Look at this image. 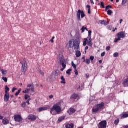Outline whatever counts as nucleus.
<instances>
[{
  "instance_id": "nucleus-1",
  "label": "nucleus",
  "mask_w": 128,
  "mask_h": 128,
  "mask_svg": "<svg viewBox=\"0 0 128 128\" xmlns=\"http://www.w3.org/2000/svg\"><path fill=\"white\" fill-rule=\"evenodd\" d=\"M58 62L59 64H62V68L60 70L61 72H64L66 68V61L64 60V56L62 54L58 56Z\"/></svg>"
},
{
  "instance_id": "nucleus-32",
  "label": "nucleus",
  "mask_w": 128,
  "mask_h": 128,
  "mask_svg": "<svg viewBox=\"0 0 128 128\" xmlns=\"http://www.w3.org/2000/svg\"><path fill=\"white\" fill-rule=\"evenodd\" d=\"M20 92H22V89H20L18 90V91L15 94V96H18V94H20Z\"/></svg>"
},
{
  "instance_id": "nucleus-56",
  "label": "nucleus",
  "mask_w": 128,
  "mask_h": 128,
  "mask_svg": "<svg viewBox=\"0 0 128 128\" xmlns=\"http://www.w3.org/2000/svg\"><path fill=\"white\" fill-rule=\"evenodd\" d=\"M90 2L92 4H94V0H90Z\"/></svg>"
},
{
  "instance_id": "nucleus-8",
  "label": "nucleus",
  "mask_w": 128,
  "mask_h": 128,
  "mask_svg": "<svg viewBox=\"0 0 128 128\" xmlns=\"http://www.w3.org/2000/svg\"><path fill=\"white\" fill-rule=\"evenodd\" d=\"M107 122L106 121H102L99 124V128H106Z\"/></svg>"
},
{
  "instance_id": "nucleus-51",
  "label": "nucleus",
  "mask_w": 128,
  "mask_h": 128,
  "mask_svg": "<svg viewBox=\"0 0 128 128\" xmlns=\"http://www.w3.org/2000/svg\"><path fill=\"white\" fill-rule=\"evenodd\" d=\"M106 56V52H103L102 54H101V56L102 58H104V56Z\"/></svg>"
},
{
  "instance_id": "nucleus-43",
  "label": "nucleus",
  "mask_w": 128,
  "mask_h": 128,
  "mask_svg": "<svg viewBox=\"0 0 128 128\" xmlns=\"http://www.w3.org/2000/svg\"><path fill=\"white\" fill-rule=\"evenodd\" d=\"M87 40H88V42H92V36H88Z\"/></svg>"
},
{
  "instance_id": "nucleus-2",
  "label": "nucleus",
  "mask_w": 128,
  "mask_h": 128,
  "mask_svg": "<svg viewBox=\"0 0 128 128\" xmlns=\"http://www.w3.org/2000/svg\"><path fill=\"white\" fill-rule=\"evenodd\" d=\"M104 106V102H102L100 104L97 105L96 107L92 108V112H94V114H98V112L102 110H103Z\"/></svg>"
},
{
  "instance_id": "nucleus-11",
  "label": "nucleus",
  "mask_w": 128,
  "mask_h": 128,
  "mask_svg": "<svg viewBox=\"0 0 128 128\" xmlns=\"http://www.w3.org/2000/svg\"><path fill=\"white\" fill-rule=\"evenodd\" d=\"M50 106H45V107H42L38 109V112H44V110H48L50 109Z\"/></svg>"
},
{
  "instance_id": "nucleus-41",
  "label": "nucleus",
  "mask_w": 128,
  "mask_h": 128,
  "mask_svg": "<svg viewBox=\"0 0 128 128\" xmlns=\"http://www.w3.org/2000/svg\"><path fill=\"white\" fill-rule=\"evenodd\" d=\"M30 98V96H28V94L25 95V100H28V98Z\"/></svg>"
},
{
  "instance_id": "nucleus-54",
  "label": "nucleus",
  "mask_w": 128,
  "mask_h": 128,
  "mask_svg": "<svg viewBox=\"0 0 128 128\" xmlns=\"http://www.w3.org/2000/svg\"><path fill=\"white\" fill-rule=\"evenodd\" d=\"M106 50L108 51V50H110V46H108L106 47Z\"/></svg>"
},
{
  "instance_id": "nucleus-21",
  "label": "nucleus",
  "mask_w": 128,
  "mask_h": 128,
  "mask_svg": "<svg viewBox=\"0 0 128 128\" xmlns=\"http://www.w3.org/2000/svg\"><path fill=\"white\" fill-rule=\"evenodd\" d=\"M69 112H70V114H74L76 112V110L74 108H70L69 110Z\"/></svg>"
},
{
  "instance_id": "nucleus-38",
  "label": "nucleus",
  "mask_w": 128,
  "mask_h": 128,
  "mask_svg": "<svg viewBox=\"0 0 128 128\" xmlns=\"http://www.w3.org/2000/svg\"><path fill=\"white\" fill-rule=\"evenodd\" d=\"M120 54H118V52H116L115 54H114V58H118Z\"/></svg>"
},
{
  "instance_id": "nucleus-4",
  "label": "nucleus",
  "mask_w": 128,
  "mask_h": 128,
  "mask_svg": "<svg viewBox=\"0 0 128 128\" xmlns=\"http://www.w3.org/2000/svg\"><path fill=\"white\" fill-rule=\"evenodd\" d=\"M28 88H26L24 91L23 92L24 94H28L29 92H34V84H28L27 86Z\"/></svg>"
},
{
  "instance_id": "nucleus-24",
  "label": "nucleus",
  "mask_w": 128,
  "mask_h": 128,
  "mask_svg": "<svg viewBox=\"0 0 128 128\" xmlns=\"http://www.w3.org/2000/svg\"><path fill=\"white\" fill-rule=\"evenodd\" d=\"M121 118H128V114L125 113L122 115H121Z\"/></svg>"
},
{
  "instance_id": "nucleus-62",
  "label": "nucleus",
  "mask_w": 128,
  "mask_h": 128,
  "mask_svg": "<svg viewBox=\"0 0 128 128\" xmlns=\"http://www.w3.org/2000/svg\"><path fill=\"white\" fill-rule=\"evenodd\" d=\"M124 128H128V125H127L126 126H124Z\"/></svg>"
},
{
  "instance_id": "nucleus-39",
  "label": "nucleus",
  "mask_w": 128,
  "mask_h": 128,
  "mask_svg": "<svg viewBox=\"0 0 128 128\" xmlns=\"http://www.w3.org/2000/svg\"><path fill=\"white\" fill-rule=\"evenodd\" d=\"M110 8H112V7L109 5L106 7V10H110Z\"/></svg>"
},
{
  "instance_id": "nucleus-63",
  "label": "nucleus",
  "mask_w": 128,
  "mask_h": 128,
  "mask_svg": "<svg viewBox=\"0 0 128 128\" xmlns=\"http://www.w3.org/2000/svg\"><path fill=\"white\" fill-rule=\"evenodd\" d=\"M51 42H52V44H54V40L52 39L51 40Z\"/></svg>"
},
{
  "instance_id": "nucleus-57",
  "label": "nucleus",
  "mask_w": 128,
  "mask_h": 128,
  "mask_svg": "<svg viewBox=\"0 0 128 128\" xmlns=\"http://www.w3.org/2000/svg\"><path fill=\"white\" fill-rule=\"evenodd\" d=\"M8 91H7L6 90L5 91V95H8V94H10L8 92Z\"/></svg>"
},
{
  "instance_id": "nucleus-61",
  "label": "nucleus",
  "mask_w": 128,
  "mask_h": 128,
  "mask_svg": "<svg viewBox=\"0 0 128 128\" xmlns=\"http://www.w3.org/2000/svg\"><path fill=\"white\" fill-rule=\"evenodd\" d=\"M99 62H100V64H102V60H100L99 61Z\"/></svg>"
},
{
  "instance_id": "nucleus-53",
  "label": "nucleus",
  "mask_w": 128,
  "mask_h": 128,
  "mask_svg": "<svg viewBox=\"0 0 128 128\" xmlns=\"http://www.w3.org/2000/svg\"><path fill=\"white\" fill-rule=\"evenodd\" d=\"M92 32L91 30L88 31V36H92Z\"/></svg>"
},
{
  "instance_id": "nucleus-47",
  "label": "nucleus",
  "mask_w": 128,
  "mask_h": 128,
  "mask_svg": "<svg viewBox=\"0 0 128 128\" xmlns=\"http://www.w3.org/2000/svg\"><path fill=\"white\" fill-rule=\"evenodd\" d=\"M5 90H7V92H10V88H8V86H6Z\"/></svg>"
},
{
  "instance_id": "nucleus-22",
  "label": "nucleus",
  "mask_w": 128,
  "mask_h": 128,
  "mask_svg": "<svg viewBox=\"0 0 128 128\" xmlns=\"http://www.w3.org/2000/svg\"><path fill=\"white\" fill-rule=\"evenodd\" d=\"M82 56V54L80 53V51H76V56L77 58H80Z\"/></svg>"
},
{
  "instance_id": "nucleus-16",
  "label": "nucleus",
  "mask_w": 128,
  "mask_h": 128,
  "mask_svg": "<svg viewBox=\"0 0 128 128\" xmlns=\"http://www.w3.org/2000/svg\"><path fill=\"white\" fill-rule=\"evenodd\" d=\"M100 23L101 24H103L104 26H108V22H106V20H100Z\"/></svg>"
},
{
  "instance_id": "nucleus-7",
  "label": "nucleus",
  "mask_w": 128,
  "mask_h": 128,
  "mask_svg": "<svg viewBox=\"0 0 128 128\" xmlns=\"http://www.w3.org/2000/svg\"><path fill=\"white\" fill-rule=\"evenodd\" d=\"M21 64H22V72H26L28 68V64L26 63V62H21Z\"/></svg>"
},
{
  "instance_id": "nucleus-25",
  "label": "nucleus",
  "mask_w": 128,
  "mask_h": 128,
  "mask_svg": "<svg viewBox=\"0 0 128 128\" xmlns=\"http://www.w3.org/2000/svg\"><path fill=\"white\" fill-rule=\"evenodd\" d=\"M78 94H73L72 97H71V98H74V100H76V98H78Z\"/></svg>"
},
{
  "instance_id": "nucleus-50",
  "label": "nucleus",
  "mask_w": 128,
  "mask_h": 128,
  "mask_svg": "<svg viewBox=\"0 0 128 128\" xmlns=\"http://www.w3.org/2000/svg\"><path fill=\"white\" fill-rule=\"evenodd\" d=\"M16 90H18V88H14L12 90V92H16Z\"/></svg>"
},
{
  "instance_id": "nucleus-9",
  "label": "nucleus",
  "mask_w": 128,
  "mask_h": 128,
  "mask_svg": "<svg viewBox=\"0 0 128 128\" xmlns=\"http://www.w3.org/2000/svg\"><path fill=\"white\" fill-rule=\"evenodd\" d=\"M14 118L15 121L17 122H22V116L20 115H16Z\"/></svg>"
},
{
  "instance_id": "nucleus-33",
  "label": "nucleus",
  "mask_w": 128,
  "mask_h": 128,
  "mask_svg": "<svg viewBox=\"0 0 128 128\" xmlns=\"http://www.w3.org/2000/svg\"><path fill=\"white\" fill-rule=\"evenodd\" d=\"M100 6L101 8H106V6H104V2H100Z\"/></svg>"
},
{
  "instance_id": "nucleus-6",
  "label": "nucleus",
  "mask_w": 128,
  "mask_h": 128,
  "mask_svg": "<svg viewBox=\"0 0 128 128\" xmlns=\"http://www.w3.org/2000/svg\"><path fill=\"white\" fill-rule=\"evenodd\" d=\"M73 42H74L73 48H74V50H75L76 52H78V50L80 48V42L79 40H74Z\"/></svg>"
},
{
  "instance_id": "nucleus-19",
  "label": "nucleus",
  "mask_w": 128,
  "mask_h": 128,
  "mask_svg": "<svg viewBox=\"0 0 128 128\" xmlns=\"http://www.w3.org/2000/svg\"><path fill=\"white\" fill-rule=\"evenodd\" d=\"M0 70L2 72V76H4L6 75V74H8V71H6V70H4L2 69H0Z\"/></svg>"
},
{
  "instance_id": "nucleus-10",
  "label": "nucleus",
  "mask_w": 128,
  "mask_h": 128,
  "mask_svg": "<svg viewBox=\"0 0 128 128\" xmlns=\"http://www.w3.org/2000/svg\"><path fill=\"white\" fill-rule=\"evenodd\" d=\"M74 40H71L67 44L66 46L68 48H74Z\"/></svg>"
},
{
  "instance_id": "nucleus-31",
  "label": "nucleus",
  "mask_w": 128,
  "mask_h": 128,
  "mask_svg": "<svg viewBox=\"0 0 128 128\" xmlns=\"http://www.w3.org/2000/svg\"><path fill=\"white\" fill-rule=\"evenodd\" d=\"M88 44L90 46H92V41L88 40Z\"/></svg>"
},
{
  "instance_id": "nucleus-45",
  "label": "nucleus",
  "mask_w": 128,
  "mask_h": 128,
  "mask_svg": "<svg viewBox=\"0 0 128 128\" xmlns=\"http://www.w3.org/2000/svg\"><path fill=\"white\" fill-rule=\"evenodd\" d=\"M2 79L3 80H4V82H8V78L3 77Z\"/></svg>"
},
{
  "instance_id": "nucleus-5",
  "label": "nucleus",
  "mask_w": 128,
  "mask_h": 128,
  "mask_svg": "<svg viewBox=\"0 0 128 128\" xmlns=\"http://www.w3.org/2000/svg\"><path fill=\"white\" fill-rule=\"evenodd\" d=\"M80 14L82 18H84L86 16V14H84V11H82L80 10H78L77 12V18L79 22H82V19H80Z\"/></svg>"
},
{
  "instance_id": "nucleus-36",
  "label": "nucleus",
  "mask_w": 128,
  "mask_h": 128,
  "mask_svg": "<svg viewBox=\"0 0 128 128\" xmlns=\"http://www.w3.org/2000/svg\"><path fill=\"white\" fill-rule=\"evenodd\" d=\"M122 6H124L126 4L128 0H122Z\"/></svg>"
},
{
  "instance_id": "nucleus-20",
  "label": "nucleus",
  "mask_w": 128,
  "mask_h": 128,
  "mask_svg": "<svg viewBox=\"0 0 128 128\" xmlns=\"http://www.w3.org/2000/svg\"><path fill=\"white\" fill-rule=\"evenodd\" d=\"M53 74L54 76H60V71L58 70H56L54 72Z\"/></svg>"
},
{
  "instance_id": "nucleus-29",
  "label": "nucleus",
  "mask_w": 128,
  "mask_h": 128,
  "mask_svg": "<svg viewBox=\"0 0 128 128\" xmlns=\"http://www.w3.org/2000/svg\"><path fill=\"white\" fill-rule=\"evenodd\" d=\"M72 66H73V68H74V70H76V64H74V62H72Z\"/></svg>"
},
{
  "instance_id": "nucleus-15",
  "label": "nucleus",
  "mask_w": 128,
  "mask_h": 128,
  "mask_svg": "<svg viewBox=\"0 0 128 128\" xmlns=\"http://www.w3.org/2000/svg\"><path fill=\"white\" fill-rule=\"evenodd\" d=\"M10 94L8 95H4V101L5 102H8V100H10Z\"/></svg>"
},
{
  "instance_id": "nucleus-37",
  "label": "nucleus",
  "mask_w": 128,
  "mask_h": 128,
  "mask_svg": "<svg viewBox=\"0 0 128 128\" xmlns=\"http://www.w3.org/2000/svg\"><path fill=\"white\" fill-rule=\"evenodd\" d=\"M22 108H26V102H23L22 104Z\"/></svg>"
},
{
  "instance_id": "nucleus-44",
  "label": "nucleus",
  "mask_w": 128,
  "mask_h": 128,
  "mask_svg": "<svg viewBox=\"0 0 128 128\" xmlns=\"http://www.w3.org/2000/svg\"><path fill=\"white\" fill-rule=\"evenodd\" d=\"M120 40H121L120 38H118L115 39L114 42H120Z\"/></svg>"
},
{
  "instance_id": "nucleus-30",
  "label": "nucleus",
  "mask_w": 128,
  "mask_h": 128,
  "mask_svg": "<svg viewBox=\"0 0 128 128\" xmlns=\"http://www.w3.org/2000/svg\"><path fill=\"white\" fill-rule=\"evenodd\" d=\"M86 42H88V39L84 38V42L83 45L84 46H86Z\"/></svg>"
},
{
  "instance_id": "nucleus-18",
  "label": "nucleus",
  "mask_w": 128,
  "mask_h": 128,
  "mask_svg": "<svg viewBox=\"0 0 128 128\" xmlns=\"http://www.w3.org/2000/svg\"><path fill=\"white\" fill-rule=\"evenodd\" d=\"M66 128H74V125L72 124H67L66 126Z\"/></svg>"
},
{
  "instance_id": "nucleus-42",
  "label": "nucleus",
  "mask_w": 128,
  "mask_h": 128,
  "mask_svg": "<svg viewBox=\"0 0 128 128\" xmlns=\"http://www.w3.org/2000/svg\"><path fill=\"white\" fill-rule=\"evenodd\" d=\"M86 30V28H84V26H82V28L81 29V30L82 31V32H84V30Z\"/></svg>"
},
{
  "instance_id": "nucleus-58",
  "label": "nucleus",
  "mask_w": 128,
  "mask_h": 128,
  "mask_svg": "<svg viewBox=\"0 0 128 128\" xmlns=\"http://www.w3.org/2000/svg\"><path fill=\"white\" fill-rule=\"evenodd\" d=\"M88 50V46H86L85 48V50Z\"/></svg>"
},
{
  "instance_id": "nucleus-35",
  "label": "nucleus",
  "mask_w": 128,
  "mask_h": 128,
  "mask_svg": "<svg viewBox=\"0 0 128 128\" xmlns=\"http://www.w3.org/2000/svg\"><path fill=\"white\" fill-rule=\"evenodd\" d=\"M112 10H108V16H112Z\"/></svg>"
},
{
  "instance_id": "nucleus-48",
  "label": "nucleus",
  "mask_w": 128,
  "mask_h": 128,
  "mask_svg": "<svg viewBox=\"0 0 128 128\" xmlns=\"http://www.w3.org/2000/svg\"><path fill=\"white\" fill-rule=\"evenodd\" d=\"M94 60V56H91L90 57V60H91V62H92Z\"/></svg>"
},
{
  "instance_id": "nucleus-14",
  "label": "nucleus",
  "mask_w": 128,
  "mask_h": 128,
  "mask_svg": "<svg viewBox=\"0 0 128 128\" xmlns=\"http://www.w3.org/2000/svg\"><path fill=\"white\" fill-rule=\"evenodd\" d=\"M123 84L125 88H128V77L125 79L123 82Z\"/></svg>"
},
{
  "instance_id": "nucleus-34",
  "label": "nucleus",
  "mask_w": 128,
  "mask_h": 128,
  "mask_svg": "<svg viewBox=\"0 0 128 128\" xmlns=\"http://www.w3.org/2000/svg\"><path fill=\"white\" fill-rule=\"evenodd\" d=\"M120 122V120L118 119V120H116L114 122V124L116 125V126H118V124Z\"/></svg>"
},
{
  "instance_id": "nucleus-49",
  "label": "nucleus",
  "mask_w": 128,
  "mask_h": 128,
  "mask_svg": "<svg viewBox=\"0 0 128 128\" xmlns=\"http://www.w3.org/2000/svg\"><path fill=\"white\" fill-rule=\"evenodd\" d=\"M61 104L62 103L60 102H58V104H55L54 106H60Z\"/></svg>"
},
{
  "instance_id": "nucleus-64",
  "label": "nucleus",
  "mask_w": 128,
  "mask_h": 128,
  "mask_svg": "<svg viewBox=\"0 0 128 128\" xmlns=\"http://www.w3.org/2000/svg\"><path fill=\"white\" fill-rule=\"evenodd\" d=\"M2 118H3V117L2 116H0V120H2Z\"/></svg>"
},
{
  "instance_id": "nucleus-46",
  "label": "nucleus",
  "mask_w": 128,
  "mask_h": 128,
  "mask_svg": "<svg viewBox=\"0 0 128 128\" xmlns=\"http://www.w3.org/2000/svg\"><path fill=\"white\" fill-rule=\"evenodd\" d=\"M39 72H40V74H41V76H44V72L40 70L39 71Z\"/></svg>"
},
{
  "instance_id": "nucleus-28",
  "label": "nucleus",
  "mask_w": 128,
  "mask_h": 128,
  "mask_svg": "<svg viewBox=\"0 0 128 128\" xmlns=\"http://www.w3.org/2000/svg\"><path fill=\"white\" fill-rule=\"evenodd\" d=\"M72 70L69 69L66 71V73L67 74H68V76H70L71 74L70 72H72Z\"/></svg>"
},
{
  "instance_id": "nucleus-12",
  "label": "nucleus",
  "mask_w": 128,
  "mask_h": 128,
  "mask_svg": "<svg viewBox=\"0 0 128 128\" xmlns=\"http://www.w3.org/2000/svg\"><path fill=\"white\" fill-rule=\"evenodd\" d=\"M118 37L119 38H126V35L124 34V32H122L118 33Z\"/></svg>"
},
{
  "instance_id": "nucleus-17",
  "label": "nucleus",
  "mask_w": 128,
  "mask_h": 128,
  "mask_svg": "<svg viewBox=\"0 0 128 128\" xmlns=\"http://www.w3.org/2000/svg\"><path fill=\"white\" fill-rule=\"evenodd\" d=\"M2 124H10V120L6 118H4L2 120Z\"/></svg>"
},
{
  "instance_id": "nucleus-26",
  "label": "nucleus",
  "mask_w": 128,
  "mask_h": 128,
  "mask_svg": "<svg viewBox=\"0 0 128 128\" xmlns=\"http://www.w3.org/2000/svg\"><path fill=\"white\" fill-rule=\"evenodd\" d=\"M86 8H88V14H91V12H90V6L88 5L86 6Z\"/></svg>"
},
{
  "instance_id": "nucleus-59",
  "label": "nucleus",
  "mask_w": 128,
  "mask_h": 128,
  "mask_svg": "<svg viewBox=\"0 0 128 128\" xmlns=\"http://www.w3.org/2000/svg\"><path fill=\"white\" fill-rule=\"evenodd\" d=\"M122 22H124V20H122V19H121L120 20V24H122Z\"/></svg>"
},
{
  "instance_id": "nucleus-3",
  "label": "nucleus",
  "mask_w": 128,
  "mask_h": 128,
  "mask_svg": "<svg viewBox=\"0 0 128 128\" xmlns=\"http://www.w3.org/2000/svg\"><path fill=\"white\" fill-rule=\"evenodd\" d=\"M55 111L57 114H60L62 112V108L60 106H58L57 105H54L52 108L51 109L50 114L54 116L55 114Z\"/></svg>"
},
{
  "instance_id": "nucleus-60",
  "label": "nucleus",
  "mask_w": 128,
  "mask_h": 128,
  "mask_svg": "<svg viewBox=\"0 0 128 128\" xmlns=\"http://www.w3.org/2000/svg\"><path fill=\"white\" fill-rule=\"evenodd\" d=\"M26 102V104H28V105L30 106V101H28V102Z\"/></svg>"
},
{
  "instance_id": "nucleus-27",
  "label": "nucleus",
  "mask_w": 128,
  "mask_h": 128,
  "mask_svg": "<svg viewBox=\"0 0 128 128\" xmlns=\"http://www.w3.org/2000/svg\"><path fill=\"white\" fill-rule=\"evenodd\" d=\"M64 118H66L65 116H61L58 118V121H59L60 122H62V120H64Z\"/></svg>"
},
{
  "instance_id": "nucleus-40",
  "label": "nucleus",
  "mask_w": 128,
  "mask_h": 128,
  "mask_svg": "<svg viewBox=\"0 0 128 128\" xmlns=\"http://www.w3.org/2000/svg\"><path fill=\"white\" fill-rule=\"evenodd\" d=\"M86 64H90V59H86Z\"/></svg>"
},
{
  "instance_id": "nucleus-13",
  "label": "nucleus",
  "mask_w": 128,
  "mask_h": 128,
  "mask_svg": "<svg viewBox=\"0 0 128 128\" xmlns=\"http://www.w3.org/2000/svg\"><path fill=\"white\" fill-rule=\"evenodd\" d=\"M28 120H32L33 122H34V120H36V117L34 115H30L28 116Z\"/></svg>"
},
{
  "instance_id": "nucleus-52",
  "label": "nucleus",
  "mask_w": 128,
  "mask_h": 128,
  "mask_svg": "<svg viewBox=\"0 0 128 128\" xmlns=\"http://www.w3.org/2000/svg\"><path fill=\"white\" fill-rule=\"evenodd\" d=\"M74 72L76 76H78V70H76V69L75 70Z\"/></svg>"
},
{
  "instance_id": "nucleus-55",
  "label": "nucleus",
  "mask_w": 128,
  "mask_h": 128,
  "mask_svg": "<svg viewBox=\"0 0 128 128\" xmlns=\"http://www.w3.org/2000/svg\"><path fill=\"white\" fill-rule=\"evenodd\" d=\"M49 98H50V100H52V98H54V96L52 95H51L49 96Z\"/></svg>"
},
{
  "instance_id": "nucleus-23",
  "label": "nucleus",
  "mask_w": 128,
  "mask_h": 128,
  "mask_svg": "<svg viewBox=\"0 0 128 128\" xmlns=\"http://www.w3.org/2000/svg\"><path fill=\"white\" fill-rule=\"evenodd\" d=\"M61 80H62V82H61V84H66V79H64V76H62L61 77Z\"/></svg>"
}]
</instances>
